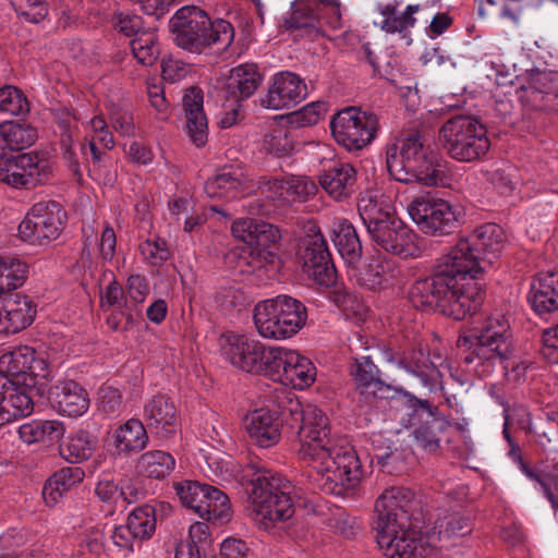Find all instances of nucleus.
I'll return each instance as SVG.
<instances>
[{"label":"nucleus","mask_w":558,"mask_h":558,"mask_svg":"<svg viewBox=\"0 0 558 558\" xmlns=\"http://www.w3.org/2000/svg\"><path fill=\"white\" fill-rule=\"evenodd\" d=\"M349 274L359 284L368 290L378 291L395 284L399 270L392 260L377 256L365 264L361 270H356L354 265L351 266Z\"/></svg>","instance_id":"29"},{"label":"nucleus","mask_w":558,"mask_h":558,"mask_svg":"<svg viewBox=\"0 0 558 558\" xmlns=\"http://www.w3.org/2000/svg\"><path fill=\"white\" fill-rule=\"evenodd\" d=\"M134 57L143 65H151L158 58L159 47L154 32H143L131 43Z\"/></svg>","instance_id":"54"},{"label":"nucleus","mask_w":558,"mask_h":558,"mask_svg":"<svg viewBox=\"0 0 558 558\" xmlns=\"http://www.w3.org/2000/svg\"><path fill=\"white\" fill-rule=\"evenodd\" d=\"M407 210L418 229L428 235L453 232L464 217L461 206L430 193L415 196Z\"/></svg>","instance_id":"10"},{"label":"nucleus","mask_w":558,"mask_h":558,"mask_svg":"<svg viewBox=\"0 0 558 558\" xmlns=\"http://www.w3.org/2000/svg\"><path fill=\"white\" fill-rule=\"evenodd\" d=\"M111 440L118 454H130L140 452L147 446L148 435L140 420L130 418L113 430Z\"/></svg>","instance_id":"39"},{"label":"nucleus","mask_w":558,"mask_h":558,"mask_svg":"<svg viewBox=\"0 0 558 558\" xmlns=\"http://www.w3.org/2000/svg\"><path fill=\"white\" fill-rule=\"evenodd\" d=\"M143 416L147 426L159 435L175 425L177 408L167 395L158 393L146 401Z\"/></svg>","instance_id":"35"},{"label":"nucleus","mask_w":558,"mask_h":558,"mask_svg":"<svg viewBox=\"0 0 558 558\" xmlns=\"http://www.w3.org/2000/svg\"><path fill=\"white\" fill-rule=\"evenodd\" d=\"M407 372L417 377L423 387L434 390L440 385V377L445 369L449 368L447 360L441 354L434 352L428 362L422 352L413 356L404 366Z\"/></svg>","instance_id":"40"},{"label":"nucleus","mask_w":558,"mask_h":558,"mask_svg":"<svg viewBox=\"0 0 558 558\" xmlns=\"http://www.w3.org/2000/svg\"><path fill=\"white\" fill-rule=\"evenodd\" d=\"M409 300L418 310L427 311L439 307L445 315L454 319H463L470 314L457 315L451 312L452 301H460V295L458 290H453L436 268L433 276L417 280L411 287Z\"/></svg>","instance_id":"19"},{"label":"nucleus","mask_w":558,"mask_h":558,"mask_svg":"<svg viewBox=\"0 0 558 558\" xmlns=\"http://www.w3.org/2000/svg\"><path fill=\"white\" fill-rule=\"evenodd\" d=\"M98 410L108 417L117 416L122 410V396L119 389L104 385L98 390Z\"/></svg>","instance_id":"61"},{"label":"nucleus","mask_w":558,"mask_h":558,"mask_svg":"<svg viewBox=\"0 0 558 558\" xmlns=\"http://www.w3.org/2000/svg\"><path fill=\"white\" fill-rule=\"evenodd\" d=\"M291 413L300 421L299 456L316 471L322 490L340 496L355 487L362 478L360 459L344 439L331 436L326 414L314 404L299 403Z\"/></svg>","instance_id":"1"},{"label":"nucleus","mask_w":558,"mask_h":558,"mask_svg":"<svg viewBox=\"0 0 558 558\" xmlns=\"http://www.w3.org/2000/svg\"><path fill=\"white\" fill-rule=\"evenodd\" d=\"M36 138V130L28 124L13 121L0 124V149H24L34 144Z\"/></svg>","instance_id":"44"},{"label":"nucleus","mask_w":558,"mask_h":558,"mask_svg":"<svg viewBox=\"0 0 558 558\" xmlns=\"http://www.w3.org/2000/svg\"><path fill=\"white\" fill-rule=\"evenodd\" d=\"M32 301L21 293L0 298V332L16 333L29 326L35 318Z\"/></svg>","instance_id":"27"},{"label":"nucleus","mask_w":558,"mask_h":558,"mask_svg":"<svg viewBox=\"0 0 558 558\" xmlns=\"http://www.w3.org/2000/svg\"><path fill=\"white\" fill-rule=\"evenodd\" d=\"M357 209L366 230L395 217L391 197L378 187L367 189L361 194Z\"/></svg>","instance_id":"30"},{"label":"nucleus","mask_w":558,"mask_h":558,"mask_svg":"<svg viewBox=\"0 0 558 558\" xmlns=\"http://www.w3.org/2000/svg\"><path fill=\"white\" fill-rule=\"evenodd\" d=\"M327 111L328 105L325 101H314L294 112L292 120L300 126H310L318 123Z\"/></svg>","instance_id":"62"},{"label":"nucleus","mask_w":558,"mask_h":558,"mask_svg":"<svg viewBox=\"0 0 558 558\" xmlns=\"http://www.w3.org/2000/svg\"><path fill=\"white\" fill-rule=\"evenodd\" d=\"M298 254L302 269L308 278L320 286H330L335 282L336 271L330 262L327 243L315 225L308 226Z\"/></svg>","instance_id":"18"},{"label":"nucleus","mask_w":558,"mask_h":558,"mask_svg":"<svg viewBox=\"0 0 558 558\" xmlns=\"http://www.w3.org/2000/svg\"><path fill=\"white\" fill-rule=\"evenodd\" d=\"M27 274V266L16 258H0V294L21 287Z\"/></svg>","instance_id":"51"},{"label":"nucleus","mask_w":558,"mask_h":558,"mask_svg":"<svg viewBox=\"0 0 558 558\" xmlns=\"http://www.w3.org/2000/svg\"><path fill=\"white\" fill-rule=\"evenodd\" d=\"M64 433V424L58 420H31L17 428L19 438L26 445L50 446L58 442Z\"/></svg>","instance_id":"38"},{"label":"nucleus","mask_w":558,"mask_h":558,"mask_svg":"<svg viewBox=\"0 0 558 558\" xmlns=\"http://www.w3.org/2000/svg\"><path fill=\"white\" fill-rule=\"evenodd\" d=\"M16 14L26 22L37 24L48 15V4L45 0H10Z\"/></svg>","instance_id":"57"},{"label":"nucleus","mask_w":558,"mask_h":558,"mask_svg":"<svg viewBox=\"0 0 558 558\" xmlns=\"http://www.w3.org/2000/svg\"><path fill=\"white\" fill-rule=\"evenodd\" d=\"M510 353L509 322L504 315L495 314L485 320L474 336L464 355V362L469 371L480 377L489 376L497 364H501L508 379L519 380L527 367L523 363L511 365L512 369L509 372Z\"/></svg>","instance_id":"5"},{"label":"nucleus","mask_w":558,"mask_h":558,"mask_svg":"<svg viewBox=\"0 0 558 558\" xmlns=\"http://www.w3.org/2000/svg\"><path fill=\"white\" fill-rule=\"evenodd\" d=\"M386 165L390 175L404 184L425 187L450 184L446 165L420 133L403 134L387 145Z\"/></svg>","instance_id":"3"},{"label":"nucleus","mask_w":558,"mask_h":558,"mask_svg":"<svg viewBox=\"0 0 558 558\" xmlns=\"http://www.w3.org/2000/svg\"><path fill=\"white\" fill-rule=\"evenodd\" d=\"M0 376L8 378L9 387L44 396L51 373L43 353L28 345H20L0 355Z\"/></svg>","instance_id":"8"},{"label":"nucleus","mask_w":558,"mask_h":558,"mask_svg":"<svg viewBox=\"0 0 558 558\" xmlns=\"http://www.w3.org/2000/svg\"><path fill=\"white\" fill-rule=\"evenodd\" d=\"M231 232L235 239L253 247L266 260L275 259L276 252L271 248L280 240L281 233L274 225L248 217L239 218L232 223Z\"/></svg>","instance_id":"22"},{"label":"nucleus","mask_w":558,"mask_h":558,"mask_svg":"<svg viewBox=\"0 0 558 558\" xmlns=\"http://www.w3.org/2000/svg\"><path fill=\"white\" fill-rule=\"evenodd\" d=\"M96 440L86 432H77L69 436L61 448L62 457L70 463H80L92 457Z\"/></svg>","instance_id":"48"},{"label":"nucleus","mask_w":558,"mask_h":558,"mask_svg":"<svg viewBox=\"0 0 558 558\" xmlns=\"http://www.w3.org/2000/svg\"><path fill=\"white\" fill-rule=\"evenodd\" d=\"M169 27L175 45L190 52L201 53L207 47L223 50L234 38V29L228 21H210L204 10L194 5L179 9L171 17Z\"/></svg>","instance_id":"6"},{"label":"nucleus","mask_w":558,"mask_h":558,"mask_svg":"<svg viewBox=\"0 0 558 558\" xmlns=\"http://www.w3.org/2000/svg\"><path fill=\"white\" fill-rule=\"evenodd\" d=\"M470 532L471 524L468 518L459 512H447L437 519L433 531L417 532L415 545H429L422 555V558H426L440 541L463 537Z\"/></svg>","instance_id":"26"},{"label":"nucleus","mask_w":558,"mask_h":558,"mask_svg":"<svg viewBox=\"0 0 558 558\" xmlns=\"http://www.w3.org/2000/svg\"><path fill=\"white\" fill-rule=\"evenodd\" d=\"M316 190L315 183L305 177L287 175L284 184L287 196L283 199L303 202L313 196Z\"/></svg>","instance_id":"59"},{"label":"nucleus","mask_w":558,"mask_h":558,"mask_svg":"<svg viewBox=\"0 0 558 558\" xmlns=\"http://www.w3.org/2000/svg\"><path fill=\"white\" fill-rule=\"evenodd\" d=\"M243 427L252 442L270 448L281 438L282 421L277 411L259 408L243 417Z\"/></svg>","instance_id":"23"},{"label":"nucleus","mask_w":558,"mask_h":558,"mask_svg":"<svg viewBox=\"0 0 558 558\" xmlns=\"http://www.w3.org/2000/svg\"><path fill=\"white\" fill-rule=\"evenodd\" d=\"M354 380L362 393H375L381 386L379 371L369 356L355 360Z\"/></svg>","instance_id":"53"},{"label":"nucleus","mask_w":558,"mask_h":558,"mask_svg":"<svg viewBox=\"0 0 558 558\" xmlns=\"http://www.w3.org/2000/svg\"><path fill=\"white\" fill-rule=\"evenodd\" d=\"M342 25L338 0H294L289 26L304 29L311 37L325 36Z\"/></svg>","instance_id":"16"},{"label":"nucleus","mask_w":558,"mask_h":558,"mask_svg":"<svg viewBox=\"0 0 558 558\" xmlns=\"http://www.w3.org/2000/svg\"><path fill=\"white\" fill-rule=\"evenodd\" d=\"M34 410L32 396L15 387H9L8 378L0 376V427Z\"/></svg>","instance_id":"33"},{"label":"nucleus","mask_w":558,"mask_h":558,"mask_svg":"<svg viewBox=\"0 0 558 558\" xmlns=\"http://www.w3.org/2000/svg\"><path fill=\"white\" fill-rule=\"evenodd\" d=\"M413 414L423 421V424L413 430L416 444L426 451H435L439 447L436 430L441 429L446 422L438 415L437 409L426 401H420V409H415Z\"/></svg>","instance_id":"37"},{"label":"nucleus","mask_w":558,"mask_h":558,"mask_svg":"<svg viewBox=\"0 0 558 558\" xmlns=\"http://www.w3.org/2000/svg\"><path fill=\"white\" fill-rule=\"evenodd\" d=\"M183 108L190 138L197 147L205 145L208 136V123L203 109L202 90L196 87L187 89L183 96Z\"/></svg>","instance_id":"34"},{"label":"nucleus","mask_w":558,"mask_h":558,"mask_svg":"<svg viewBox=\"0 0 558 558\" xmlns=\"http://www.w3.org/2000/svg\"><path fill=\"white\" fill-rule=\"evenodd\" d=\"M128 524L138 538L149 537L156 529L153 507L146 505L135 508L128 517Z\"/></svg>","instance_id":"56"},{"label":"nucleus","mask_w":558,"mask_h":558,"mask_svg":"<svg viewBox=\"0 0 558 558\" xmlns=\"http://www.w3.org/2000/svg\"><path fill=\"white\" fill-rule=\"evenodd\" d=\"M489 181L498 193L509 195L518 184L517 171L509 166L497 168L490 173Z\"/></svg>","instance_id":"64"},{"label":"nucleus","mask_w":558,"mask_h":558,"mask_svg":"<svg viewBox=\"0 0 558 558\" xmlns=\"http://www.w3.org/2000/svg\"><path fill=\"white\" fill-rule=\"evenodd\" d=\"M263 76L254 63H243L233 68L229 76V88L241 98L251 97L260 85Z\"/></svg>","instance_id":"45"},{"label":"nucleus","mask_w":558,"mask_h":558,"mask_svg":"<svg viewBox=\"0 0 558 558\" xmlns=\"http://www.w3.org/2000/svg\"><path fill=\"white\" fill-rule=\"evenodd\" d=\"M372 240L383 250L392 254L409 257L414 255L415 247L412 245V234L395 217L367 230Z\"/></svg>","instance_id":"28"},{"label":"nucleus","mask_w":558,"mask_h":558,"mask_svg":"<svg viewBox=\"0 0 558 558\" xmlns=\"http://www.w3.org/2000/svg\"><path fill=\"white\" fill-rule=\"evenodd\" d=\"M535 83L539 84L542 88L535 85L523 88V94L520 96L522 101L529 102L534 108H542L541 101L544 98V94L558 96V72L541 73L535 78Z\"/></svg>","instance_id":"52"},{"label":"nucleus","mask_w":558,"mask_h":558,"mask_svg":"<svg viewBox=\"0 0 558 558\" xmlns=\"http://www.w3.org/2000/svg\"><path fill=\"white\" fill-rule=\"evenodd\" d=\"M175 468V459L163 450H149L143 453L136 463L138 473L148 478L163 480Z\"/></svg>","instance_id":"43"},{"label":"nucleus","mask_w":558,"mask_h":558,"mask_svg":"<svg viewBox=\"0 0 558 558\" xmlns=\"http://www.w3.org/2000/svg\"><path fill=\"white\" fill-rule=\"evenodd\" d=\"M294 148V141L288 128L280 124L271 125L262 141V149L278 157L292 154Z\"/></svg>","instance_id":"49"},{"label":"nucleus","mask_w":558,"mask_h":558,"mask_svg":"<svg viewBox=\"0 0 558 558\" xmlns=\"http://www.w3.org/2000/svg\"><path fill=\"white\" fill-rule=\"evenodd\" d=\"M141 254L151 265H159L168 259L169 250L165 240L154 236L140 246Z\"/></svg>","instance_id":"63"},{"label":"nucleus","mask_w":558,"mask_h":558,"mask_svg":"<svg viewBox=\"0 0 558 558\" xmlns=\"http://www.w3.org/2000/svg\"><path fill=\"white\" fill-rule=\"evenodd\" d=\"M211 199L231 202L250 193L251 186L244 172L232 166L220 169L204 186Z\"/></svg>","instance_id":"25"},{"label":"nucleus","mask_w":558,"mask_h":558,"mask_svg":"<svg viewBox=\"0 0 558 558\" xmlns=\"http://www.w3.org/2000/svg\"><path fill=\"white\" fill-rule=\"evenodd\" d=\"M52 172L53 160L46 153L16 156L0 153V181L13 187L44 184Z\"/></svg>","instance_id":"15"},{"label":"nucleus","mask_w":558,"mask_h":558,"mask_svg":"<svg viewBox=\"0 0 558 558\" xmlns=\"http://www.w3.org/2000/svg\"><path fill=\"white\" fill-rule=\"evenodd\" d=\"M307 319L306 307L289 295L258 302L253 312L254 326L264 339L281 341L295 336Z\"/></svg>","instance_id":"7"},{"label":"nucleus","mask_w":558,"mask_h":558,"mask_svg":"<svg viewBox=\"0 0 558 558\" xmlns=\"http://www.w3.org/2000/svg\"><path fill=\"white\" fill-rule=\"evenodd\" d=\"M209 527L204 522H194L189 527L185 544L178 546L175 558H182L186 553L194 549H204L205 547L213 546Z\"/></svg>","instance_id":"55"},{"label":"nucleus","mask_w":558,"mask_h":558,"mask_svg":"<svg viewBox=\"0 0 558 558\" xmlns=\"http://www.w3.org/2000/svg\"><path fill=\"white\" fill-rule=\"evenodd\" d=\"M204 508L205 512H199L202 519L218 523H226L231 519L232 510L228 496L211 485L206 492Z\"/></svg>","instance_id":"46"},{"label":"nucleus","mask_w":558,"mask_h":558,"mask_svg":"<svg viewBox=\"0 0 558 558\" xmlns=\"http://www.w3.org/2000/svg\"><path fill=\"white\" fill-rule=\"evenodd\" d=\"M307 96L305 82L298 74L290 71H280L274 74L258 101L269 110L290 109L303 101Z\"/></svg>","instance_id":"21"},{"label":"nucleus","mask_w":558,"mask_h":558,"mask_svg":"<svg viewBox=\"0 0 558 558\" xmlns=\"http://www.w3.org/2000/svg\"><path fill=\"white\" fill-rule=\"evenodd\" d=\"M316 375V367L307 356L296 350L277 347L267 377L303 390L313 385Z\"/></svg>","instance_id":"20"},{"label":"nucleus","mask_w":558,"mask_h":558,"mask_svg":"<svg viewBox=\"0 0 558 558\" xmlns=\"http://www.w3.org/2000/svg\"><path fill=\"white\" fill-rule=\"evenodd\" d=\"M399 3H388L378 5L379 13L383 15L380 28L387 33L402 32L412 27L415 23L413 14L417 12V5H408L405 11L397 12Z\"/></svg>","instance_id":"47"},{"label":"nucleus","mask_w":558,"mask_h":558,"mask_svg":"<svg viewBox=\"0 0 558 558\" xmlns=\"http://www.w3.org/2000/svg\"><path fill=\"white\" fill-rule=\"evenodd\" d=\"M332 241L349 267L355 265L362 253L361 242L354 227L345 219L336 218L331 225Z\"/></svg>","instance_id":"41"},{"label":"nucleus","mask_w":558,"mask_h":558,"mask_svg":"<svg viewBox=\"0 0 558 558\" xmlns=\"http://www.w3.org/2000/svg\"><path fill=\"white\" fill-rule=\"evenodd\" d=\"M221 355L235 368L267 377L277 347L267 345L253 336L226 332L219 340Z\"/></svg>","instance_id":"12"},{"label":"nucleus","mask_w":558,"mask_h":558,"mask_svg":"<svg viewBox=\"0 0 558 558\" xmlns=\"http://www.w3.org/2000/svg\"><path fill=\"white\" fill-rule=\"evenodd\" d=\"M485 265L498 259L506 246L507 236L504 229L495 223H485L466 236Z\"/></svg>","instance_id":"32"},{"label":"nucleus","mask_w":558,"mask_h":558,"mask_svg":"<svg viewBox=\"0 0 558 558\" xmlns=\"http://www.w3.org/2000/svg\"><path fill=\"white\" fill-rule=\"evenodd\" d=\"M335 141L348 150H359L368 145L378 130V119L375 114L348 107L330 121Z\"/></svg>","instance_id":"17"},{"label":"nucleus","mask_w":558,"mask_h":558,"mask_svg":"<svg viewBox=\"0 0 558 558\" xmlns=\"http://www.w3.org/2000/svg\"><path fill=\"white\" fill-rule=\"evenodd\" d=\"M529 303L539 316L558 310V271L539 272L531 282Z\"/></svg>","instance_id":"31"},{"label":"nucleus","mask_w":558,"mask_h":558,"mask_svg":"<svg viewBox=\"0 0 558 558\" xmlns=\"http://www.w3.org/2000/svg\"><path fill=\"white\" fill-rule=\"evenodd\" d=\"M66 223V213L54 201L38 202L32 206L19 225L20 238L33 245H47L57 240Z\"/></svg>","instance_id":"14"},{"label":"nucleus","mask_w":558,"mask_h":558,"mask_svg":"<svg viewBox=\"0 0 558 558\" xmlns=\"http://www.w3.org/2000/svg\"><path fill=\"white\" fill-rule=\"evenodd\" d=\"M438 141L451 158L461 162L477 160L490 148L486 128L469 116L449 119L440 128Z\"/></svg>","instance_id":"9"},{"label":"nucleus","mask_w":558,"mask_h":558,"mask_svg":"<svg viewBox=\"0 0 558 558\" xmlns=\"http://www.w3.org/2000/svg\"><path fill=\"white\" fill-rule=\"evenodd\" d=\"M254 520L263 529H270L278 521H286L294 513L291 497L281 490L279 478L259 473L252 481L250 495Z\"/></svg>","instance_id":"11"},{"label":"nucleus","mask_w":558,"mask_h":558,"mask_svg":"<svg viewBox=\"0 0 558 558\" xmlns=\"http://www.w3.org/2000/svg\"><path fill=\"white\" fill-rule=\"evenodd\" d=\"M47 397L51 407L63 415L71 417L81 416L89 409V397L87 391L77 383L72 380L60 381L53 387L47 385Z\"/></svg>","instance_id":"24"},{"label":"nucleus","mask_w":558,"mask_h":558,"mask_svg":"<svg viewBox=\"0 0 558 558\" xmlns=\"http://www.w3.org/2000/svg\"><path fill=\"white\" fill-rule=\"evenodd\" d=\"M95 493L101 501L108 504L116 502L121 496L131 504L136 501L141 495L140 492H129L128 488L119 489L118 485L109 478L100 480L96 485Z\"/></svg>","instance_id":"58"},{"label":"nucleus","mask_w":558,"mask_h":558,"mask_svg":"<svg viewBox=\"0 0 558 558\" xmlns=\"http://www.w3.org/2000/svg\"><path fill=\"white\" fill-rule=\"evenodd\" d=\"M471 243L466 236L459 239L435 266L448 284L458 290L460 301H452L451 308L457 315L473 313L483 301L478 277L485 271L486 265Z\"/></svg>","instance_id":"4"},{"label":"nucleus","mask_w":558,"mask_h":558,"mask_svg":"<svg viewBox=\"0 0 558 558\" xmlns=\"http://www.w3.org/2000/svg\"><path fill=\"white\" fill-rule=\"evenodd\" d=\"M412 504V492L403 487L388 488L376 500V539L387 558H422L429 546L415 545L417 531L410 520Z\"/></svg>","instance_id":"2"},{"label":"nucleus","mask_w":558,"mask_h":558,"mask_svg":"<svg viewBox=\"0 0 558 558\" xmlns=\"http://www.w3.org/2000/svg\"><path fill=\"white\" fill-rule=\"evenodd\" d=\"M209 484L196 481H182L174 484V490L181 504L191 509L199 517V512L204 511V500Z\"/></svg>","instance_id":"50"},{"label":"nucleus","mask_w":558,"mask_h":558,"mask_svg":"<svg viewBox=\"0 0 558 558\" xmlns=\"http://www.w3.org/2000/svg\"><path fill=\"white\" fill-rule=\"evenodd\" d=\"M84 472L80 468H64L56 472L43 488L47 506H54L74 485L82 482Z\"/></svg>","instance_id":"42"},{"label":"nucleus","mask_w":558,"mask_h":558,"mask_svg":"<svg viewBox=\"0 0 558 558\" xmlns=\"http://www.w3.org/2000/svg\"><path fill=\"white\" fill-rule=\"evenodd\" d=\"M72 118L60 121L61 129V148L63 158L68 162L74 174H80L81 157L88 160L90 158L98 162L101 159L100 148L109 149L113 147V137L106 129L105 121L101 117H94L89 122L90 134H88V148L83 145H75V126L72 125Z\"/></svg>","instance_id":"13"},{"label":"nucleus","mask_w":558,"mask_h":558,"mask_svg":"<svg viewBox=\"0 0 558 558\" xmlns=\"http://www.w3.org/2000/svg\"><path fill=\"white\" fill-rule=\"evenodd\" d=\"M356 172L349 163H336L325 170L319 177L324 191L336 201L348 198L354 189Z\"/></svg>","instance_id":"36"},{"label":"nucleus","mask_w":558,"mask_h":558,"mask_svg":"<svg viewBox=\"0 0 558 558\" xmlns=\"http://www.w3.org/2000/svg\"><path fill=\"white\" fill-rule=\"evenodd\" d=\"M28 110L27 99L13 86L0 88V111L17 116Z\"/></svg>","instance_id":"60"}]
</instances>
